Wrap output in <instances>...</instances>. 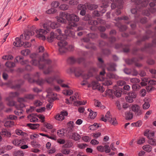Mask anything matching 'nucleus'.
I'll return each instance as SVG.
<instances>
[{
    "mask_svg": "<svg viewBox=\"0 0 156 156\" xmlns=\"http://www.w3.org/2000/svg\"><path fill=\"white\" fill-rule=\"evenodd\" d=\"M55 38L60 40L58 43V45L59 47V52H64L67 50V49L64 48V46L68 44L67 42L65 41L66 39L65 35L62 34V31L60 29L58 28L55 31Z\"/></svg>",
    "mask_w": 156,
    "mask_h": 156,
    "instance_id": "1",
    "label": "nucleus"
},
{
    "mask_svg": "<svg viewBox=\"0 0 156 156\" xmlns=\"http://www.w3.org/2000/svg\"><path fill=\"white\" fill-rule=\"evenodd\" d=\"M131 1L137 5L136 9L133 8L131 10V13L133 14H135L137 11H141V8L146 6L149 2L148 0H145L143 2L140 0H131Z\"/></svg>",
    "mask_w": 156,
    "mask_h": 156,
    "instance_id": "2",
    "label": "nucleus"
},
{
    "mask_svg": "<svg viewBox=\"0 0 156 156\" xmlns=\"http://www.w3.org/2000/svg\"><path fill=\"white\" fill-rule=\"evenodd\" d=\"M63 15L64 16H65L66 19L69 23H73V27L77 26V24L76 23L78 22L80 20V18L78 16L74 13H67L64 14Z\"/></svg>",
    "mask_w": 156,
    "mask_h": 156,
    "instance_id": "3",
    "label": "nucleus"
},
{
    "mask_svg": "<svg viewBox=\"0 0 156 156\" xmlns=\"http://www.w3.org/2000/svg\"><path fill=\"white\" fill-rule=\"evenodd\" d=\"M131 109L134 112L135 115L136 117H140L143 113L142 110L137 105H133L131 106Z\"/></svg>",
    "mask_w": 156,
    "mask_h": 156,
    "instance_id": "4",
    "label": "nucleus"
},
{
    "mask_svg": "<svg viewBox=\"0 0 156 156\" xmlns=\"http://www.w3.org/2000/svg\"><path fill=\"white\" fill-rule=\"evenodd\" d=\"M40 58H33L30 61V62L33 65L35 66L38 65L39 69H43L45 65L41 63L40 62H41V60H40Z\"/></svg>",
    "mask_w": 156,
    "mask_h": 156,
    "instance_id": "5",
    "label": "nucleus"
},
{
    "mask_svg": "<svg viewBox=\"0 0 156 156\" xmlns=\"http://www.w3.org/2000/svg\"><path fill=\"white\" fill-rule=\"evenodd\" d=\"M136 97V93L133 91L129 92L127 94V96L125 97L126 101L130 103H131L133 101V99L135 98Z\"/></svg>",
    "mask_w": 156,
    "mask_h": 156,
    "instance_id": "6",
    "label": "nucleus"
},
{
    "mask_svg": "<svg viewBox=\"0 0 156 156\" xmlns=\"http://www.w3.org/2000/svg\"><path fill=\"white\" fill-rule=\"evenodd\" d=\"M130 90V86L129 85L126 84L124 86L123 88L118 87V98L120 97L122 94H126V92L124 90L129 91Z\"/></svg>",
    "mask_w": 156,
    "mask_h": 156,
    "instance_id": "7",
    "label": "nucleus"
},
{
    "mask_svg": "<svg viewBox=\"0 0 156 156\" xmlns=\"http://www.w3.org/2000/svg\"><path fill=\"white\" fill-rule=\"evenodd\" d=\"M72 27L71 26H67L66 29L64 31L65 36L66 38L67 37H72L74 38L75 33L74 31L71 30Z\"/></svg>",
    "mask_w": 156,
    "mask_h": 156,
    "instance_id": "8",
    "label": "nucleus"
},
{
    "mask_svg": "<svg viewBox=\"0 0 156 156\" xmlns=\"http://www.w3.org/2000/svg\"><path fill=\"white\" fill-rule=\"evenodd\" d=\"M106 95H108L110 98H111L112 99H113L115 98V97H117V90L116 88L115 91L113 89H108L105 91Z\"/></svg>",
    "mask_w": 156,
    "mask_h": 156,
    "instance_id": "9",
    "label": "nucleus"
},
{
    "mask_svg": "<svg viewBox=\"0 0 156 156\" xmlns=\"http://www.w3.org/2000/svg\"><path fill=\"white\" fill-rule=\"evenodd\" d=\"M97 150L101 152H105L106 153H108L110 152L111 150L109 146L108 145L98 146L97 147Z\"/></svg>",
    "mask_w": 156,
    "mask_h": 156,
    "instance_id": "10",
    "label": "nucleus"
},
{
    "mask_svg": "<svg viewBox=\"0 0 156 156\" xmlns=\"http://www.w3.org/2000/svg\"><path fill=\"white\" fill-rule=\"evenodd\" d=\"M67 135L69 138L75 141L78 140L80 138V135L76 133H71L69 131L67 133Z\"/></svg>",
    "mask_w": 156,
    "mask_h": 156,
    "instance_id": "11",
    "label": "nucleus"
},
{
    "mask_svg": "<svg viewBox=\"0 0 156 156\" xmlns=\"http://www.w3.org/2000/svg\"><path fill=\"white\" fill-rule=\"evenodd\" d=\"M68 113L67 111H63L60 112V114H57L55 117L57 120L62 121L64 119V116H67Z\"/></svg>",
    "mask_w": 156,
    "mask_h": 156,
    "instance_id": "12",
    "label": "nucleus"
},
{
    "mask_svg": "<svg viewBox=\"0 0 156 156\" xmlns=\"http://www.w3.org/2000/svg\"><path fill=\"white\" fill-rule=\"evenodd\" d=\"M70 72L71 73H74L76 76L79 77L82 75L81 72L77 68L72 67L70 68Z\"/></svg>",
    "mask_w": 156,
    "mask_h": 156,
    "instance_id": "13",
    "label": "nucleus"
},
{
    "mask_svg": "<svg viewBox=\"0 0 156 156\" xmlns=\"http://www.w3.org/2000/svg\"><path fill=\"white\" fill-rule=\"evenodd\" d=\"M34 32L33 31H27V32H25V33L24 34H22L20 36V39L23 38V37L24 35L25 37V39L26 40H28L30 38V36H32L34 35Z\"/></svg>",
    "mask_w": 156,
    "mask_h": 156,
    "instance_id": "14",
    "label": "nucleus"
},
{
    "mask_svg": "<svg viewBox=\"0 0 156 156\" xmlns=\"http://www.w3.org/2000/svg\"><path fill=\"white\" fill-rule=\"evenodd\" d=\"M43 27L45 29H40L39 30H36V32L37 34L39 33H42V34H45L48 33L47 30L48 31H49V27L48 26H47V24H43Z\"/></svg>",
    "mask_w": 156,
    "mask_h": 156,
    "instance_id": "15",
    "label": "nucleus"
},
{
    "mask_svg": "<svg viewBox=\"0 0 156 156\" xmlns=\"http://www.w3.org/2000/svg\"><path fill=\"white\" fill-rule=\"evenodd\" d=\"M13 45L16 47H21L24 44V42H22L20 37H17L15 38Z\"/></svg>",
    "mask_w": 156,
    "mask_h": 156,
    "instance_id": "16",
    "label": "nucleus"
},
{
    "mask_svg": "<svg viewBox=\"0 0 156 156\" xmlns=\"http://www.w3.org/2000/svg\"><path fill=\"white\" fill-rule=\"evenodd\" d=\"M0 135L3 137H10L11 134V133L8 131L7 129H3L0 132Z\"/></svg>",
    "mask_w": 156,
    "mask_h": 156,
    "instance_id": "17",
    "label": "nucleus"
},
{
    "mask_svg": "<svg viewBox=\"0 0 156 156\" xmlns=\"http://www.w3.org/2000/svg\"><path fill=\"white\" fill-rule=\"evenodd\" d=\"M48 55L47 53H44L41 58L40 59V60H41V62H43L47 64H50L51 63V61L49 59H46L45 58V56H47Z\"/></svg>",
    "mask_w": 156,
    "mask_h": 156,
    "instance_id": "18",
    "label": "nucleus"
},
{
    "mask_svg": "<svg viewBox=\"0 0 156 156\" xmlns=\"http://www.w3.org/2000/svg\"><path fill=\"white\" fill-rule=\"evenodd\" d=\"M133 114L130 111H127L125 113V118L126 120H131L133 118Z\"/></svg>",
    "mask_w": 156,
    "mask_h": 156,
    "instance_id": "19",
    "label": "nucleus"
},
{
    "mask_svg": "<svg viewBox=\"0 0 156 156\" xmlns=\"http://www.w3.org/2000/svg\"><path fill=\"white\" fill-rule=\"evenodd\" d=\"M108 66L107 67V69L108 71H113L116 70L115 67L116 64L114 63H111L108 64Z\"/></svg>",
    "mask_w": 156,
    "mask_h": 156,
    "instance_id": "20",
    "label": "nucleus"
},
{
    "mask_svg": "<svg viewBox=\"0 0 156 156\" xmlns=\"http://www.w3.org/2000/svg\"><path fill=\"white\" fill-rule=\"evenodd\" d=\"M55 38V33L54 32H51L49 36L47 38V41L49 42H52Z\"/></svg>",
    "mask_w": 156,
    "mask_h": 156,
    "instance_id": "21",
    "label": "nucleus"
},
{
    "mask_svg": "<svg viewBox=\"0 0 156 156\" xmlns=\"http://www.w3.org/2000/svg\"><path fill=\"white\" fill-rule=\"evenodd\" d=\"M39 126L40 124L37 123H27V126L29 127L30 129H36Z\"/></svg>",
    "mask_w": 156,
    "mask_h": 156,
    "instance_id": "22",
    "label": "nucleus"
},
{
    "mask_svg": "<svg viewBox=\"0 0 156 156\" xmlns=\"http://www.w3.org/2000/svg\"><path fill=\"white\" fill-rule=\"evenodd\" d=\"M153 33L150 30H148L146 31V35L144 36L142 39V41H144L145 40L151 37Z\"/></svg>",
    "mask_w": 156,
    "mask_h": 156,
    "instance_id": "23",
    "label": "nucleus"
},
{
    "mask_svg": "<svg viewBox=\"0 0 156 156\" xmlns=\"http://www.w3.org/2000/svg\"><path fill=\"white\" fill-rule=\"evenodd\" d=\"M87 9L90 10H93L96 9L98 7V5L94 4H90V3H87Z\"/></svg>",
    "mask_w": 156,
    "mask_h": 156,
    "instance_id": "24",
    "label": "nucleus"
},
{
    "mask_svg": "<svg viewBox=\"0 0 156 156\" xmlns=\"http://www.w3.org/2000/svg\"><path fill=\"white\" fill-rule=\"evenodd\" d=\"M56 80L55 76L47 77L45 79V81L48 84H51L55 80Z\"/></svg>",
    "mask_w": 156,
    "mask_h": 156,
    "instance_id": "25",
    "label": "nucleus"
},
{
    "mask_svg": "<svg viewBox=\"0 0 156 156\" xmlns=\"http://www.w3.org/2000/svg\"><path fill=\"white\" fill-rule=\"evenodd\" d=\"M65 14L64 13H62V14H61L60 15V16H61L58 17L57 19V20L58 23L59 22L61 23H64L65 21L66 20L65 18H63V17H65V16H64V15H63Z\"/></svg>",
    "mask_w": 156,
    "mask_h": 156,
    "instance_id": "26",
    "label": "nucleus"
},
{
    "mask_svg": "<svg viewBox=\"0 0 156 156\" xmlns=\"http://www.w3.org/2000/svg\"><path fill=\"white\" fill-rule=\"evenodd\" d=\"M60 24L57 22H53L51 23V27L53 29H55L58 28L60 27Z\"/></svg>",
    "mask_w": 156,
    "mask_h": 156,
    "instance_id": "27",
    "label": "nucleus"
},
{
    "mask_svg": "<svg viewBox=\"0 0 156 156\" xmlns=\"http://www.w3.org/2000/svg\"><path fill=\"white\" fill-rule=\"evenodd\" d=\"M116 40V39L115 37H108V43L110 44L109 46L111 47H112V44H114Z\"/></svg>",
    "mask_w": 156,
    "mask_h": 156,
    "instance_id": "28",
    "label": "nucleus"
},
{
    "mask_svg": "<svg viewBox=\"0 0 156 156\" xmlns=\"http://www.w3.org/2000/svg\"><path fill=\"white\" fill-rule=\"evenodd\" d=\"M99 124H98L97 123H95L94 124L90 126L88 128L90 130H95L97 128L101 127V126H99Z\"/></svg>",
    "mask_w": 156,
    "mask_h": 156,
    "instance_id": "29",
    "label": "nucleus"
},
{
    "mask_svg": "<svg viewBox=\"0 0 156 156\" xmlns=\"http://www.w3.org/2000/svg\"><path fill=\"white\" fill-rule=\"evenodd\" d=\"M73 145V144L71 141H68L66 143L62 146V148H67L71 147Z\"/></svg>",
    "mask_w": 156,
    "mask_h": 156,
    "instance_id": "30",
    "label": "nucleus"
},
{
    "mask_svg": "<svg viewBox=\"0 0 156 156\" xmlns=\"http://www.w3.org/2000/svg\"><path fill=\"white\" fill-rule=\"evenodd\" d=\"M67 46V44L64 46V48H66L67 49V50L64 52H60L61 54H62L64 53H65L67 52L68 51H72L74 49V47L72 45H69L68 47Z\"/></svg>",
    "mask_w": 156,
    "mask_h": 156,
    "instance_id": "31",
    "label": "nucleus"
},
{
    "mask_svg": "<svg viewBox=\"0 0 156 156\" xmlns=\"http://www.w3.org/2000/svg\"><path fill=\"white\" fill-rule=\"evenodd\" d=\"M76 62V60L73 57L69 58L67 60V62L70 64H73Z\"/></svg>",
    "mask_w": 156,
    "mask_h": 156,
    "instance_id": "32",
    "label": "nucleus"
},
{
    "mask_svg": "<svg viewBox=\"0 0 156 156\" xmlns=\"http://www.w3.org/2000/svg\"><path fill=\"white\" fill-rule=\"evenodd\" d=\"M150 101L149 99H147V101H145L143 105V108L144 109H147L149 108L150 106V104L149 103Z\"/></svg>",
    "mask_w": 156,
    "mask_h": 156,
    "instance_id": "33",
    "label": "nucleus"
},
{
    "mask_svg": "<svg viewBox=\"0 0 156 156\" xmlns=\"http://www.w3.org/2000/svg\"><path fill=\"white\" fill-rule=\"evenodd\" d=\"M92 19L91 16L89 14H87L82 18V20L85 21H90Z\"/></svg>",
    "mask_w": 156,
    "mask_h": 156,
    "instance_id": "34",
    "label": "nucleus"
},
{
    "mask_svg": "<svg viewBox=\"0 0 156 156\" xmlns=\"http://www.w3.org/2000/svg\"><path fill=\"white\" fill-rule=\"evenodd\" d=\"M138 61L137 58H133L131 59H128L126 60V62L127 64L130 65L133 63L136 62Z\"/></svg>",
    "mask_w": 156,
    "mask_h": 156,
    "instance_id": "35",
    "label": "nucleus"
},
{
    "mask_svg": "<svg viewBox=\"0 0 156 156\" xmlns=\"http://www.w3.org/2000/svg\"><path fill=\"white\" fill-rule=\"evenodd\" d=\"M143 148L144 150L148 152H151L152 150V147L149 145H144L143 146Z\"/></svg>",
    "mask_w": 156,
    "mask_h": 156,
    "instance_id": "36",
    "label": "nucleus"
},
{
    "mask_svg": "<svg viewBox=\"0 0 156 156\" xmlns=\"http://www.w3.org/2000/svg\"><path fill=\"white\" fill-rule=\"evenodd\" d=\"M17 58H18L19 60V61L20 62V63L23 65L26 63V62H27V60L23 61V59L24 58L23 57L21 56H17Z\"/></svg>",
    "mask_w": 156,
    "mask_h": 156,
    "instance_id": "37",
    "label": "nucleus"
},
{
    "mask_svg": "<svg viewBox=\"0 0 156 156\" xmlns=\"http://www.w3.org/2000/svg\"><path fill=\"white\" fill-rule=\"evenodd\" d=\"M108 2L107 0H105L104 2L102 1V5L101 6V7L102 8H106L108 6Z\"/></svg>",
    "mask_w": 156,
    "mask_h": 156,
    "instance_id": "38",
    "label": "nucleus"
},
{
    "mask_svg": "<svg viewBox=\"0 0 156 156\" xmlns=\"http://www.w3.org/2000/svg\"><path fill=\"white\" fill-rule=\"evenodd\" d=\"M5 65L8 68H12L15 66V64L13 62H7L5 63Z\"/></svg>",
    "mask_w": 156,
    "mask_h": 156,
    "instance_id": "39",
    "label": "nucleus"
},
{
    "mask_svg": "<svg viewBox=\"0 0 156 156\" xmlns=\"http://www.w3.org/2000/svg\"><path fill=\"white\" fill-rule=\"evenodd\" d=\"M148 142L151 145L154 146L156 145V140L153 139L152 138H151V137H150L148 140Z\"/></svg>",
    "mask_w": 156,
    "mask_h": 156,
    "instance_id": "40",
    "label": "nucleus"
},
{
    "mask_svg": "<svg viewBox=\"0 0 156 156\" xmlns=\"http://www.w3.org/2000/svg\"><path fill=\"white\" fill-rule=\"evenodd\" d=\"M69 8L68 5L66 4H61L59 7V8L63 10H67Z\"/></svg>",
    "mask_w": 156,
    "mask_h": 156,
    "instance_id": "41",
    "label": "nucleus"
},
{
    "mask_svg": "<svg viewBox=\"0 0 156 156\" xmlns=\"http://www.w3.org/2000/svg\"><path fill=\"white\" fill-rule=\"evenodd\" d=\"M87 103V101H76L74 102V104L75 105H77L78 104L79 105H85Z\"/></svg>",
    "mask_w": 156,
    "mask_h": 156,
    "instance_id": "42",
    "label": "nucleus"
},
{
    "mask_svg": "<svg viewBox=\"0 0 156 156\" xmlns=\"http://www.w3.org/2000/svg\"><path fill=\"white\" fill-rule=\"evenodd\" d=\"M119 1L118 0V3ZM123 7L122 6V1H120V3L119 5L118 4V15H119L121 13V12L119 11V9H122Z\"/></svg>",
    "mask_w": 156,
    "mask_h": 156,
    "instance_id": "43",
    "label": "nucleus"
},
{
    "mask_svg": "<svg viewBox=\"0 0 156 156\" xmlns=\"http://www.w3.org/2000/svg\"><path fill=\"white\" fill-rule=\"evenodd\" d=\"M31 145L34 147L40 148L41 145L39 144H37L36 141L35 140H33L31 142Z\"/></svg>",
    "mask_w": 156,
    "mask_h": 156,
    "instance_id": "44",
    "label": "nucleus"
},
{
    "mask_svg": "<svg viewBox=\"0 0 156 156\" xmlns=\"http://www.w3.org/2000/svg\"><path fill=\"white\" fill-rule=\"evenodd\" d=\"M59 4V3L58 1H55L52 2L51 4V5L52 7L56 8L58 6Z\"/></svg>",
    "mask_w": 156,
    "mask_h": 156,
    "instance_id": "45",
    "label": "nucleus"
},
{
    "mask_svg": "<svg viewBox=\"0 0 156 156\" xmlns=\"http://www.w3.org/2000/svg\"><path fill=\"white\" fill-rule=\"evenodd\" d=\"M46 82L45 80H44L43 79H38L37 80H36L35 82L39 85H43L45 82Z\"/></svg>",
    "mask_w": 156,
    "mask_h": 156,
    "instance_id": "46",
    "label": "nucleus"
},
{
    "mask_svg": "<svg viewBox=\"0 0 156 156\" xmlns=\"http://www.w3.org/2000/svg\"><path fill=\"white\" fill-rule=\"evenodd\" d=\"M97 115V113L95 112H91L90 113L89 116L91 119H94Z\"/></svg>",
    "mask_w": 156,
    "mask_h": 156,
    "instance_id": "47",
    "label": "nucleus"
},
{
    "mask_svg": "<svg viewBox=\"0 0 156 156\" xmlns=\"http://www.w3.org/2000/svg\"><path fill=\"white\" fill-rule=\"evenodd\" d=\"M88 23L90 25L95 26L98 25V23L96 20H91L90 19V21H88Z\"/></svg>",
    "mask_w": 156,
    "mask_h": 156,
    "instance_id": "48",
    "label": "nucleus"
},
{
    "mask_svg": "<svg viewBox=\"0 0 156 156\" xmlns=\"http://www.w3.org/2000/svg\"><path fill=\"white\" fill-rule=\"evenodd\" d=\"M30 52V51L29 49H27L22 50L21 53L22 55L24 56H27L29 54Z\"/></svg>",
    "mask_w": 156,
    "mask_h": 156,
    "instance_id": "49",
    "label": "nucleus"
},
{
    "mask_svg": "<svg viewBox=\"0 0 156 156\" xmlns=\"http://www.w3.org/2000/svg\"><path fill=\"white\" fill-rule=\"evenodd\" d=\"M23 152L20 151H16L14 152L13 156H23Z\"/></svg>",
    "mask_w": 156,
    "mask_h": 156,
    "instance_id": "50",
    "label": "nucleus"
},
{
    "mask_svg": "<svg viewBox=\"0 0 156 156\" xmlns=\"http://www.w3.org/2000/svg\"><path fill=\"white\" fill-rule=\"evenodd\" d=\"M56 12V10L54 8H51L46 11V13L48 14L54 13Z\"/></svg>",
    "mask_w": 156,
    "mask_h": 156,
    "instance_id": "51",
    "label": "nucleus"
},
{
    "mask_svg": "<svg viewBox=\"0 0 156 156\" xmlns=\"http://www.w3.org/2000/svg\"><path fill=\"white\" fill-rule=\"evenodd\" d=\"M34 94H29L26 95L24 97V98L30 100H32L34 99Z\"/></svg>",
    "mask_w": 156,
    "mask_h": 156,
    "instance_id": "52",
    "label": "nucleus"
},
{
    "mask_svg": "<svg viewBox=\"0 0 156 156\" xmlns=\"http://www.w3.org/2000/svg\"><path fill=\"white\" fill-rule=\"evenodd\" d=\"M21 140H14L12 142L13 144L16 146H19L21 143Z\"/></svg>",
    "mask_w": 156,
    "mask_h": 156,
    "instance_id": "53",
    "label": "nucleus"
},
{
    "mask_svg": "<svg viewBox=\"0 0 156 156\" xmlns=\"http://www.w3.org/2000/svg\"><path fill=\"white\" fill-rule=\"evenodd\" d=\"M102 53L105 55H108L110 54L111 51L108 49H103L102 50Z\"/></svg>",
    "mask_w": 156,
    "mask_h": 156,
    "instance_id": "54",
    "label": "nucleus"
},
{
    "mask_svg": "<svg viewBox=\"0 0 156 156\" xmlns=\"http://www.w3.org/2000/svg\"><path fill=\"white\" fill-rule=\"evenodd\" d=\"M65 91H66V92H64L63 93L64 94H65V95H72V94H73V90H65Z\"/></svg>",
    "mask_w": 156,
    "mask_h": 156,
    "instance_id": "55",
    "label": "nucleus"
},
{
    "mask_svg": "<svg viewBox=\"0 0 156 156\" xmlns=\"http://www.w3.org/2000/svg\"><path fill=\"white\" fill-rule=\"evenodd\" d=\"M44 126H45L48 129H51L53 128V126L52 125L50 124V123L44 122Z\"/></svg>",
    "mask_w": 156,
    "mask_h": 156,
    "instance_id": "56",
    "label": "nucleus"
},
{
    "mask_svg": "<svg viewBox=\"0 0 156 156\" xmlns=\"http://www.w3.org/2000/svg\"><path fill=\"white\" fill-rule=\"evenodd\" d=\"M91 85L92 87V89L93 90H94V88L97 85H98V81H93L91 83Z\"/></svg>",
    "mask_w": 156,
    "mask_h": 156,
    "instance_id": "57",
    "label": "nucleus"
},
{
    "mask_svg": "<svg viewBox=\"0 0 156 156\" xmlns=\"http://www.w3.org/2000/svg\"><path fill=\"white\" fill-rule=\"evenodd\" d=\"M153 45H151V44H148L147 45H145L144 47L141 49V50L142 51H147L149 47H151Z\"/></svg>",
    "mask_w": 156,
    "mask_h": 156,
    "instance_id": "58",
    "label": "nucleus"
},
{
    "mask_svg": "<svg viewBox=\"0 0 156 156\" xmlns=\"http://www.w3.org/2000/svg\"><path fill=\"white\" fill-rule=\"evenodd\" d=\"M61 152L63 154L67 155L70 153V151L69 149H64L62 150Z\"/></svg>",
    "mask_w": 156,
    "mask_h": 156,
    "instance_id": "59",
    "label": "nucleus"
},
{
    "mask_svg": "<svg viewBox=\"0 0 156 156\" xmlns=\"http://www.w3.org/2000/svg\"><path fill=\"white\" fill-rule=\"evenodd\" d=\"M130 82L134 83H138L140 82V80L136 78H133L130 79Z\"/></svg>",
    "mask_w": 156,
    "mask_h": 156,
    "instance_id": "60",
    "label": "nucleus"
},
{
    "mask_svg": "<svg viewBox=\"0 0 156 156\" xmlns=\"http://www.w3.org/2000/svg\"><path fill=\"white\" fill-rule=\"evenodd\" d=\"M98 30L101 32H104L105 31L106 28V27L104 26H100L98 27Z\"/></svg>",
    "mask_w": 156,
    "mask_h": 156,
    "instance_id": "61",
    "label": "nucleus"
},
{
    "mask_svg": "<svg viewBox=\"0 0 156 156\" xmlns=\"http://www.w3.org/2000/svg\"><path fill=\"white\" fill-rule=\"evenodd\" d=\"M86 5L80 4L78 5L77 7V9L78 10H81L83 9L84 8H86Z\"/></svg>",
    "mask_w": 156,
    "mask_h": 156,
    "instance_id": "62",
    "label": "nucleus"
},
{
    "mask_svg": "<svg viewBox=\"0 0 156 156\" xmlns=\"http://www.w3.org/2000/svg\"><path fill=\"white\" fill-rule=\"evenodd\" d=\"M126 84V82L124 80H119L118 81V86H124Z\"/></svg>",
    "mask_w": 156,
    "mask_h": 156,
    "instance_id": "63",
    "label": "nucleus"
},
{
    "mask_svg": "<svg viewBox=\"0 0 156 156\" xmlns=\"http://www.w3.org/2000/svg\"><path fill=\"white\" fill-rule=\"evenodd\" d=\"M88 146V145L87 144L83 143L79 144L78 145V147L81 149H84L87 146Z\"/></svg>",
    "mask_w": 156,
    "mask_h": 156,
    "instance_id": "64",
    "label": "nucleus"
}]
</instances>
